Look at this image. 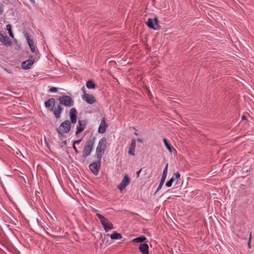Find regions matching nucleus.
Masks as SVG:
<instances>
[{
  "label": "nucleus",
  "instance_id": "nucleus-34",
  "mask_svg": "<svg viewBox=\"0 0 254 254\" xmlns=\"http://www.w3.org/2000/svg\"><path fill=\"white\" fill-rule=\"evenodd\" d=\"M6 29L8 32L12 31V26L10 24H8L6 25Z\"/></svg>",
  "mask_w": 254,
  "mask_h": 254
},
{
  "label": "nucleus",
  "instance_id": "nucleus-5",
  "mask_svg": "<svg viewBox=\"0 0 254 254\" xmlns=\"http://www.w3.org/2000/svg\"><path fill=\"white\" fill-rule=\"evenodd\" d=\"M97 160L91 163L89 168L90 171L95 175H97L99 174V170L101 166V159L100 158H96Z\"/></svg>",
  "mask_w": 254,
  "mask_h": 254
},
{
  "label": "nucleus",
  "instance_id": "nucleus-9",
  "mask_svg": "<svg viewBox=\"0 0 254 254\" xmlns=\"http://www.w3.org/2000/svg\"><path fill=\"white\" fill-rule=\"evenodd\" d=\"M130 178L127 174H125L121 184L118 186V189L121 190H124L129 184Z\"/></svg>",
  "mask_w": 254,
  "mask_h": 254
},
{
  "label": "nucleus",
  "instance_id": "nucleus-36",
  "mask_svg": "<svg viewBox=\"0 0 254 254\" xmlns=\"http://www.w3.org/2000/svg\"><path fill=\"white\" fill-rule=\"evenodd\" d=\"M141 170H142V169H140L139 171H138L136 173V178H138L139 177V176L140 175V172L141 171Z\"/></svg>",
  "mask_w": 254,
  "mask_h": 254
},
{
  "label": "nucleus",
  "instance_id": "nucleus-40",
  "mask_svg": "<svg viewBox=\"0 0 254 254\" xmlns=\"http://www.w3.org/2000/svg\"><path fill=\"white\" fill-rule=\"evenodd\" d=\"M137 142H138L139 143H142L143 142V140L141 138H137Z\"/></svg>",
  "mask_w": 254,
  "mask_h": 254
},
{
  "label": "nucleus",
  "instance_id": "nucleus-19",
  "mask_svg": "<svg viewBox=\"0 0 254 254\" xmlns=\"http://www.w3.org/2000/svg\"><path fill=\"white\" fill-rule=\"evenodd\" d=\"M135 146H136V144H135V139H131V142H130V145L129 147V149L128 151V154L129 155H131L132 156L135 155V154H134L135 150H135Z\"/></svg>",
  "mask_w": 254,
  "mask_h": 254
},
{
  "label": "nucleus",
  "instance_id": "nucleus-26",
  "mask_svg": "<svg viewBox=\"0 0 254 254\" xmlns=\"http://www.w3.org/2000/svg\"><path fill=\"white\" fill-rule=\"evenodd\" d=\"M50 229L51 230V233H50L48 231H46V233L48 235H50L51 236H52L53 238H60L61 237L60 235L56 234V232L54 230H52V228H50Z\"/></svg>",
  "mask_w": 254,
  "mask_h": 254
},
{
  "label": "nucleus",
  "instance_id": "nucleus-23",
  "mask_svg": "<svg viewBox=\"0 0 254 254\" xmlns=\"http://www.w3.org/2000/svg\"><path fill=\"white\" fill-rule=\"evenodd\" d=\"M31 52L35 53L36 56H38V58H39L40 53L38 50H36V47L34 45V43L28 45Z\"/></svg>",
  "mask_w": 254,
  "mask_h": 254
},
{
  "label": "nucleus",
  "instance_id": "nucleus-42",
  "mask_svg": "<svg viewBox=\"0 0 254 254\" xmlns=\"http://www.w3.org/2000/svg\"><path fill=\"white\" fill-rule=\"evenodd\" d=\"M242 118L243 120L246 119V117L244 115L242 116Z\"/></svg>",
  "mask_w": 254,
  "mask_h": 254
},
{
  "label": "nucleus",
  "instance_id": "nucleus-31",
  "mask_svg": "<svg viewBox=\"0 0 254 254\" xmlns=\"http://www.w3.org/2000/svg\"><path fill=\"white\" fill-rule=\"evenodd\" d=\"M252 240V234L251 233L249 238V241L248 242V247L249 249L251 248V241Z\"/></svg>",
  "mask_w": 254,
  "mask_h": 254
},
{
  "label": "nucleus",
  "instance_id": "nucleus-20",
  "mask_svg": "<svg viewBox=\"0 0 254 254\" xmlns=\"http://www.w3.org/2000/svg\"><path fill=\"white\" fill-rule=\"evenodd\" d=\"M146 238L145 236L142 235L141 236L136 237L132 240V242L134 243H141L145 242Z\"/></svg>",
  "mask_w": 254,
  "mask_h": 254
},
{
  "label": "nucleus",
  "instance_id": "nucleus-41",
  "mask_svg": "<svg viewBox=\"0 0 254 254\" xmlns=\"http://www.w3.org/2000/svg\"><path fill=\"white\" fill-rule=\"evenodd\" d=\"M29 59H31V60H34V61H35V59H36V58L35 57H33V56H30L29 57Z\"/></svg>",
  "mask_w": 254,
  "mask_h": 254
},
{
  "label": "nucleus",
  "instance_id": "nucleus-8",
  "mask_svg": "<svg viewBox=\"0 0 254 254\" xmlns=\"http://www.w3.org/2000/svg\"><path fill=\"white\" fill-rule=\"evenodd\" d=\"M168 166V164H167L165 168L164 169L163 171L161 180L160 181L159 186H158V188L155 192V194L156 193V192H157L159 190H160L161 189V188L165 182V181L166 177H167V174Z\"/></svg>",
  "mask_w": 254,
  "mask_h": 254
},
{
  "label": "nucleus",
  "instance_id": "nucleus-33",
  "mask_svg": "<svg viewBox=\"0 0 254 254\" xmlns=\"http://www.w3.org/2000/svg\"><path fill=\"white\" fill-rule=\"evenodd\" d=\"M72 148L74 149V151L75 154H78L79 153V151L77 150L76 147L75 146V144H72Z\"/></svg>",
  "mask_w": 254,
  "mask_h": 254
},
{
  "label": "nucleus",
  "instance_id": "nucleus-25",
  "mask_svg": "<svg viewBox=\"0 0 254 254\" xmlns=\"http://www.w3.org/2000/svg\"><path fill=\"white\" fill-rule=\"evenodd\" d=\"M56 131H57L59 134V137L60 138L65 137V135H64V133H65L64 131H62V129H60V128H57Z\"/></svg>",
  "mask_w": 254,
  "mask_h": 254
},
{
  "label": "nucleus",
  "instance_id": "nucleus-27",
  "mask_svg": "<svg viewBox=\"0 0 254 254\" xmlns=\"http://www.w3.org/2000/svg\"><path fill=\"white\" fill-rule=\"evenodd\" d=\"M175 178L174 177H172L170 179H169L168 181L165 183V186L167 187H171L172 185V183L174 182Z\"/></svg>",
  "mask_w": 254,
  "mask_h": 254
},
{
  "label": "nucleus",
  "instance_id": "nucleus-39",
  "mask_svg": "<svg viewBox=\"0 0 254 254\" xmlns=\"http://www.w3.org/2000/svg\"><path fill=\"white\" fill-rule=\"evenodd\" d=\"M81 90L82 91L83 94H86V91L84 86H83L81 88Z\"/></svg>",
  "mask_w": 254,
  "mask_h": 254
},
{
  "label": "nucleus",
  "instance_id": "nucleus-17",
  "mask_svg": "<svg viewBox=\"0 0 254 254\" xmlns=\"http://www.w3.org/2000/svg\"><path fill=\"white\" fill-rule=\"evenodd\" d=\"M34 63V60L29 59L21 64V67L24 69H29Z\"/></svg>",
  "mask_w": 254,
  "mask_h": 254
},
{
  "label": "nucleus",
  "instance_id": "nucleus-30",
  "mask_svg": "<svg viewBox=\"0 0 254 254\" xmlns=\"http://www.w3.org/2000/svg\"><path fill=\"white\" fill-rule=\"evenodd\" d=\"M58 91V88L52 87L49 89V92L51 93L57 92Z\"/></svg>",
  "mask_w": 254,
  "mask_h": 254
},
{
  "label": "nucleus",
  "instance_id": "nucleus-28",
  "mask_svg": "<svg viewBox=\"0 0 254 254\" xmlns=\"http://www.w3.org/2000/svg\"><path fill=\"white\" fill-rule=\"evenodd\" d=\"M24 35L26 39V40H27V42L28 45L34 43L33 40L30 38V37L28 35V33H27L26 32H25L24 33Z\"/></svg>",
  "mask_w": 254,
  "mask_h": 254
},
{
  "label": "nucleus",
  "instance_id": "nucleus-24",
  "mask_svg": "<svg viewBox=\"0 0 254 254\" xmlns=\"http://www.w3.org/2000/svg\"><path fill=\"white\" fill-rule=\"evenodd\" d=\"M110 238L112 240H118L121 239L123 238L122 235L116 231H114L110 236Z\"/></svg>",
  "mask_w": 254,
  "mask_h": 254
},
{
  "label": "nucleus",
  "instance_id": "nucleus-6",
  "mask_svg": "<svg viewBox=\"0 0 254 254\" xmlns=\"http://www.w3.org/2000/svg\"><path fill=\"white\" fill-rule=\"evenodd\" d=\"M159 20L157 17H155L153 19L149 18L146 22L147 26L150 29L158 30L160 28L159 24Z\"/></svg>",
  "mask_w": 254,
  "mask_h": 254
},
{
  "label": "nucleus",
  "instance_id": "nucleus-43",
  "mask_svg": "<svg viewBox=\"0 0 254 254\" xmlns=\"http://www.w3.org/2000/svg\"><path fill=\"white\" fill-rule=\"evenodd\" d=\"M32 2H35L34 0H30Z\"/></svg>",
  "mask_w": 254,
  "mask_h": 254
},
{
  "label": "nucleus",
  "instance_id": "nucleus-29",
  "mask_svg": "<svg viewBox=\"0 0 254 254\" xmlns=\"http://www.w3.org/2000/svg\"><path fill=\"white\" fill-rule=\"evenodd\" d=\"M175 178V180H176V184H177L178 182L181 179V175L179 172H177L176 173H175L174 174L173 176Z\"/></svg>",
  "mask_w": 254,
  "mask_h": 254
},
{
  "label": "nucleus",
  "instance_id": "nucleus-13",
  "mask_svg": "<svg viewBox=\"0 0 254 254\" xmlns=\"http://www.w3.org/2000/svg\"><path fill=\"white\" fill-rule=\"evenodd\" d=\"M82 99L88 104H93L96 100L95 97L92 94H85L82 95Z\"/></svg>",
  "mask_w": 254,
  "mask_h": 254
},
{
  "label": "nucleus",
  "instance_id": "nucleus-44",
  "mask_svg": "<svg viewBox=\"0 0 254 254\" xmlns=\"http://www.w3.org/2000/svg\"><path fill=\"white\" fill-rule=\"evenodd\" d=\"M149 254V253H148V254Z\"/></svg>",
  "mask_w": 254,
  "mask_h": 254
},
{
  "label": "nucleus",
  "instance_id": "nucleus-14",
  "mask_svg": "<svg viewBox=\"0 0 254 254\" xmlns=\"http://www.w3.org/2000/svg\"><path fill=\"white\" fill-rule=\"evenodd\" d=\"M55 104V99L54 98H51L45 102V106L49 111L52 112Z\"/></svg>",
  "mask_w": 254,
  "mask_h": 254
},
{
  "label": "nucleus",
  "instance_id": "nucleus-16",
  "mask_svg": "<svg viewBox=\"0 0 254 254\" xmlns=\"http://www.w3.org/2000/svg\"><path fill=\"white\" fill-rule=\"evenodd\" d=\"M62 106V105L59 104V105L55 107V108L53 109V111H52L56 119H59L61 117V114L63 111V108Z\"/></svg>",
  "mask_w": 254,
  "mask_h": 254
},
{
  "label": "nucleus",
  "instance_id": "nucleus-32",
  "mask_svg": "<svg viewBox=\"0 0 254 254\" xmlns=\"http://www.w3.org/2000/svg\"><path fill=\"white\" fill-rule=\"evenodd\" d=\"M3 12V5L0 2V15L2 14Z\"/></svg>",
  "mask_w": 254,
  "mask_h": 254
},
{
  "label": "nucleus",
  "instance_id": "nucleus-15",
  "mask_svg": "<svg viewBox=\"0 0 254 254\" xmlns=\"http://www.w3.org/2000/svg\"><path fill=\"white\" fill-rule=\"evenodd\" d=\"M0 42L4 46H10L12 44L10 39L7 36H4L0 30Z\"/></svg>",
  "mask_w": 254,
  "mask_h": 254
},
{
  "label": "nucleus",
  "instance_id": "nucleus-35",
  "mask_svg": "<svg viewBox=\"0 0 254 254\" xmlns=\"http://www.w3.org/2000/svg\"><path fill=\"white\" fill-rule=\"evenodd\" d=\"M82 140V138H80L79 139L74 140L73 142V143L74 144H79V143H80L81 142Z\"/></svg>",
  "mask_w": 254,
  "mask_h": 254
},
{
  "label": "nucleus",
  "instance_id": "nucleus-18",
  "mask_svg": "<svg viewBox=\"0 0 254 254\" xmlns=\"http://www.w3.org/2000/svg\"><path fill=\"white\" fill-rule=\"evenodd\" d=\"M138 249L142 254H147L149 253V247L148 244L145 243L140 244Z\"/></svg>",
  "mask_w": 254,
  "mask_h": 254
},
{
  "label": "nucleus",
  "instance_id": "nucleus-37",
  "mask_svg": "<svg viewBox=\"0 0 254 254\" xmlns=\"http://www.w3.org/2000/svg\"><path fill=\"white\" fill-rule=\"evenodd\" d=\"M61 147H63L64 145H66V140H64V141H63L62 142H61Z\"/></svg>",
  "mask_w": 254,
  "mask_h": 254
},
{
  "label": "nucleus",
  "instance_id": "nucleus-12",
  "mask_svg": "<svg viewBox=\"0 0 254 254\" xmlns=\"http://www.w3.org/2000/svg\"><path fill=\"white\" fill-rule=\"evenodd\" d=\"M108 125L105 121V118L103 117L100 124L98 127V132L99 133H104L106 131V128L108 127Z\"/></svg>",
  "mask_w": 254,
  "mask_h": 254
},
{
  "label": "nucleus",
  "instance_id": "nucleus-22",
  "mask_svg": "<svg viewBox=\"0 0 254 254\" xmlns=\"http://www.w3.org/2000/svg\"><path fill=\"white\" fill-rule=\"evenodd\" d=\"M163 142L166 148L170 152H173V150L175 149L169 143L166 138H163Z\"/></svg>",
  "mask_w": 254,
  "mask_h": 254
},
{
  "label": "nucleus",
  "instance_id": "nucleus-38",
  "mask_svg": "<svg viewBox=\"0 0 254 254\" xmlns=\"http://www.w3.org/2000/svg\"><path fill=\"white\" fill-rule=\"evenodd\" d=\"M8 34H9V36L11 37V38H13L14 37V35H13V33L12 32V31H10V32H8Z\"/></svg>",
  "mask_w": 254,
  "mask_h": 254
},
{
  "label": "nucleus",
  "instance_id": "nucleus-2",
  "mask_svg": "<svg viewBox=\"0 0 254 254\" xmlns=\"http://www.w3.org/2000/svg\"><path fill=\"white\" fill-rule=\"evenodd\" d=\"M107 147V139L105 137H102L99 141L98 146L96 149V158H102V156L105 153Z\"/></svg>",
  "mask_w": 254,
  "mask_h": 254
},
{
  "label": "nucleus",
  "instance_id": "nucleus-11",
  "mask_svg": "<svg viewBox=\"0 0 254 254\" xmlns=\"http://www.w3.org/2000/svg\"><path fill=\"white\" fill-rule=\"evenodd\" d=\"M69 118L70 125L75 124L77 121V112L75 108H71L69 111Z\"/></svg>",
  "mask_w": 254,
  "mask_h": 254
},
{
  "label": "nucleus",
  "instance_id": "nucleus-21",
  "mask_svg": "<svg viewBox=\"0 0 254 254\" xmlns=\"http://www.w3.org/2000/svg\"><path fill=\"white\" fill-rule=\"evenodd\" d=\"M86 86L88 89H94L96 88L97 85L92 79H89L86 82Z\"/></svg>",
  "mask_w": 254,
  "mask_h": 254
},
{
  "label": "nucleus",
  "instance_id": "nucleus-4",
  "mask_svg": "<svg viewBox=\"0 0 254 254\" xmlns=\"http://www.w3.org/2000/svg\"><path fill=\"white\" fill-rule=\"evenodd\" d=\"M59 104L66 107L73 105L74 101L72 98L67 95H63L59 97Z\"/></svg>",
  "mask_w": 254,
  "mask_h": 254
},
{
  "label": "nucleus",
  "instance_id": "nucleus-7",
  "mask_svg": "<svg viewBox=\"0 0 254 254\" xmlns=\"http://www.w3.org/2000/svg\"><path fill=\"white\" fill-rule=\"evenodd\" d=\"M87 121L86 120H78V125L76 127V130L75 135L77 136L79 134L81 133L86 128Z\"/></svg>",
  "mask_w": 254,
  "mask_h": 254
},
{
  "label": "nucleus",
  "instance_id": "nucleus-3",
  "mask_svg": "<svg viewBox=\"0 0 254 254\" xmlns=\"http://www.w3.org/2000/svg\"><path fill=\"white\" fill-rule=\"evenodd\" d=\"M96 215L100 220L101 223L106 232H108L109 231L114 228L113 225L107 218H105L100 213H97Z\"/></svg>",
  "mask_w": 254,
  "mask_h": 254
},
{
  "label": "nucleus",
  "instance_id": "nucleus-1",
  "mask_svg": "<svg viewBox=\"0 0 254 254\" xmlns=\"http://www.w3.org/2000/svg\"><path fill=\"white\" fill-rule=\"evenodd\" d=\"M96 139V137L92 134L86 141L82 151V157L84 159L83 161L92 152Z\"/></svg>",
  "mask_w": 254,
  "mask_h": 254
},
{
  "label": "nucleus",
  "instance_id": "nucleus-10",
  "mask_svg": "<svg viewBox=\"0 0 254 254\" xmlns=\"http://www.w3.org/2000/svg\"><path fill=\"white\" fill-rule=\"evenodd\" d=\"M70 123L69 120H66L64 121L60 126L59 128L62 129L65 133H68L71 130Z\"/></svg>",
  "mask_w": 254,
  "mask_h": 254
}]
</instances>
